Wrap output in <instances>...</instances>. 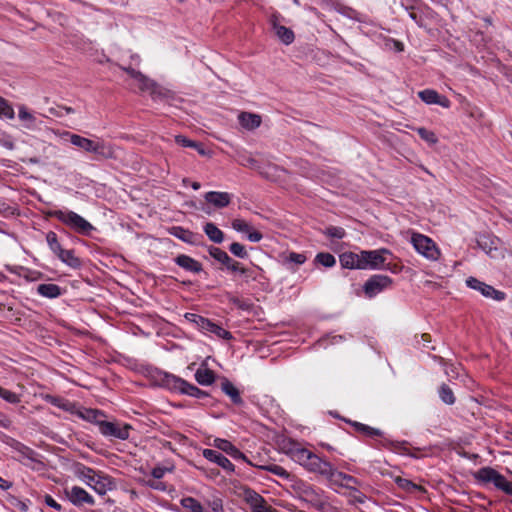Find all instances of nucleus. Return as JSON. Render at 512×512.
<instances>
[{
    "label": "nucleus",
    "mask_w": 512,
    "mask_h": 512,
    "mask_svg": "<svg viewBox=\"0 0 512 512\" xmlns=\"http://www.w3.org/2000/svg\"><path fill=\"white\" fill-rule=\"evenodd\" d=\"M62 136H68L71 144L88 153H94L104 159L115 158V150L113 146L104 141H94L78 134H71L69 132L62 133Z\"/></svg>",
    "instance_id": "f257e3e1"
},
{
    "label": "nucleus",
    "mask_w": 512,
    "mask_h": 512,
    "mask_svg": "<svg viewBox=\"0 0 512 512\" xmlns=\"http://www.w3.org/2000/svg\"><path fill=\"white\" fill-rule=\"evenodd\" d=\"M77 476L98 494L104 495L113 489V482L110 477L97 473L92 468L81 465L77 468Z\"/></svg>",
    "instance_id": "f03ea898"
},
{
    "label": "nucleus",
    "mask_w": 512,
    "mask_h": 512,
    "mask_svg": "<svg viewBox=\"0 0 512 512\" xmlns=\"http://www.w3.org/2000/svg\"><path fill=\"white\" fill-rule=\"evenodd\" d=\"M51 217L56 218L70 229L82 235H90L94 230L91 223L85 220L79 214L69 210H54L49 213Z\"/></svg>",
    "instance_id": "7ed1b4c3"
},
{
    "label": "nucleus",
    "mask_w": 512,
    "mask_h": 512,
    "mask_svg": "<svg viewBox=\"0 0 512 512\" xmlns=\"http://www.w3.org/2000/svg\"><path fill=\"white\" fill-rule=\"evenodd\" d=\"M296 493L300 500L312 505L317 509H323L325 500L319 489L314 488L312 485L304 482H299L295 485Z\"/></svg>",
    "instance_id": "20e7f679"
},
{
    "label": "nucleus",
    "mask_w": 512,
    "mask_h": 512,
    "mask_svg": "<svg viewBox=\"0 0 512 512\" xmlns=\"http://www.w3.org/2000/svg\"><path fill=\"white\" fill-rule=\"evenodd\" d=\"M411 243L418 253L430 260H437L440 256V251L436 244L427 236L413 233Z\"/></svg>",
    "instance_id": "39448f33"
},
{
    "label": "nucleus",
    "mask_w": 512,
    "mask_h": 512,
    "mask_svg": "<svg viewBox=\"0 0 512 512\" xmlns=\"http://www.w3.org/2000/svg\"><path fill=\"white\" fill-rule=\"evenodd\" d=\"M131 425H120L117 422L103 421L99 423V431L105 437L127 440L130 436Z\"/></svg>",
    "instance_id": "423d86ee"
},
{
    "label": "nucleus",
    "mask_w": 512,
    "mask_h": 512,
    "mask_svg": "<svg viewBox=\"0 0 512 512\" xmlns=\"http://www.w3.org/2000/svg\"><path fill=\"white\" fill-rule=\"evenodd\" d=\"M392 279L386 275H373L364 284V292L368 297H374L390 287Z\"/></svg>",
    "instance_id": "0eeeda50"
},
{
    "label": "nucleus",
    "mask_w": 512,
    "mask_h": 512,
    "mask_svg": "<svg viewBox=\"0 0 512 512\" xmlns=\"http://www.w3.org/2000/svg\"><path fill=\"white\" fill-rule=\"evenodd\" d=\"M390 254L387 249L373 250V251H362L360 257L364 264V269L372 268L376 269L383 266L386 260L385 255Z\"/></svg>",
    "instance_id": "6e6552de"
},
{
    "label": "nucleus",
    "mask_w": 512,
    "mask_h": 512,
    "mask_svg": "<svg viewBox=\"0 0 512 512\" xmlns=\"http://www.w3.org/2000/svg\"><path fill=\"white\" fill-rule=\"evenodd\" d=\"M466 284L468 287L479 291L485 297L493 298L497 301H501V300L505 299L504 292L496 290L492 286H490L484 282H481L480 280H478L474 277H469L466 280Z\"/></svg>",
    "instance_id": "1a4fd4ad"
},
{
    "label": "nucleus",
    "mask_w": 512,
    "mask_h": 512,
    "mask_svg": "<svg viewBox=\"0 0 512 512\" xmlns=\"http://www.w3.org/2000/svg\"><path fill=\"white\" fill-rule=\"evenodd\" d=\"M191 317L193 318V321L202 330L214 333L215 335H217L219 338H222V339L229 340V339L232 338V335H231V333L229 331L223 329L222 327H220L216 323L210 321L209 319L204 318V317L199 316V315H195V314H191Z\"/></svg>",
    "instance_id": "9d476101"
},
{
    "label": "nucleus",
    "mask_w": 512,
    "mask_h": 512,
    "mask_svg": "<svg viewBox=\"0 0 512 512\" xmlns=\"http://www.w3.org/2000/svg\"><path fill=\"white\" fill-rule=\"evenodd\" d=\"M245 500L250 505L252 512H276L260 494L251 489L245 490Z\"/></svg>",
    "instance_id": "9b49d317"
},
{
    "label": "nucleus",
    "mask_w": 512,
    "mask_h": 512,
    "mask_svg": "<svg viewBox=\"0 0 512 512\" xmlns=\"http://www.w3.org/2000/svg\"><path fill=\"white\" fill-rule=\"evenodd\" d=\"M307 470L313 473H318L319 475L330 480L335 468L330 462L323 460L315 454L312 457L311 462L308 464Z\"/></svg>",
    "instance_id": "f8f14e48"
},
{
    "label": "nucleus",
    "mask_w": 512,
    "mask_h": 512,
    "mask_svg": "<svg viewBox=\"0 0 512 512\" xmlns=\"http://www.w3.org/2000/svg\"><path fill=\"white\" fill-rule=\"evenodd\" d=\"M65 492L68 499L76 506L84 504L92 506L95 503L93 497L81 487L73 486L70 489H66Z\"/></svg>",
    "instance_id": "ddd939ff"
},
{
    "label": "nucleus",
    "mask_w": 512,
    "mask_h": 512,
    "mask_svg": "<svg viewBox=\"0 0 512 512\" xmlns=\"http://www.w3.org/2000/svg\"><path fill=\"white\" fill-rule=\"evenodd\" d=\"M209 254L233 272L240 269V262L233 260L225 251L218 247L210 246Z\"/></svg>",
    "instance_id": "4468645a"
},
{
    "label": "nucleus",
    "mask_w": 512,
    "mask_h": 512,
    "mask_svg": "<svg viewBox=\"0 0 512 512\" xmlns=\"http://www.w3.org/2000/svg\"><path fill=\"white\" fill-rule=\"evenodd\" d=\"M329 481L333 485L346 488L347 490H351L352 488H355V486L360 485V481L357 478L341 471H337L336 469Z\"/></svg>",
    "instance_id": "2eb2a0df"
},
{
    "label": "nucleus",
    "mask_w": 512,
    "mask_h": 512,
    "mask_svg": "<svg viewBox=\"0 0 512 512\" xmlns=\"http://www.w3.org/2000/svg\"><path fill=\"white\" fill-rule=\"evenodd\" d=\"M419 98L426 104H438L444 108L450 107V100L446 96H441L437 91L425 89L418 93Z\"/></svg>",
    "instance_id": "dca6fc26"
},
{
    "label": "nucleus",
    "mask_w": 512,
    "mask_h": 512,
    "mask_svg": "<svg viewBox=\"0 0 512 512\" xmlns=\"http://www.w3.org/2000/svg\"><path fill=\"white\" fill-rule=\"evenodd\" d=\"M270 23L275 34L282 43H284L285 45H289L294 41V32L290 28L280 25L278 22V16L272 15Z\"/></svg>",
    "instance_id": "f3484780"
},
{
    "label": "nucleus",
    "mask_w": 512,
    "mask_h": 512,
    "mask_svg": "<svg viewBox=\"0 0 512 512\" xmlns=\"http://www.w3.org/2000/svg\"><path fill=\"white\" fill-rule=\"evenodd\" d=\"M214 446L234 459H242L248 464L253 465V463L250 462L247 457L228 440L217 438L214 440Z\"/></svg>",
    "instance_id": "a211bd4d"
},
{
    "label": "nucleus",
    "mask_w": 512,
    "mask_h": 512,
    "mask_svg": "<svg viewBox=\"0 0 512 512\" xmlns=\"http://www.w3.org/2000/svg\"><path fill=\"white\" fill-rule=\"evenodd\" d=\"M203 456L209 461L217 463L220 467L228 472L234 471V465L230 462V460L216 450L205 449L203 451Z\"/></svg>",
    "instance_id": "6ab92c4d"
},
{
    "label": "nucleus",
    "mask_w": 512,
    "mask_h": 512,
    "mask_svg": "<svg viewBox=\"0 0 512 512\" xmlns=\"http://www.w3.org/2000/svg\"><path fill=\"white\" fill-rule=\"evenodd\" d=\"M205 200L216 208L227 207L231 202V194L227 192H207L204 196Z\"/></svg>",
    "instance_id": "aec40b11"
},
{
    "label": "nucleus",
    "mask_w": 512,
    "mask_h": 512,
    "mask_svg": "<svg viewBox=\"0 0 512 512\" xmlns=\"http://www.w3.org/2000/svg\"><path fill=\"white\" fill-rule=\"evenodd\" d=\"M134 80L141 91H150L154 99L162 96L159 87L141 72H139V77H135Z\"/></svg>",
    "instance_id": "412c9836"
},
{
    "label": "nucleus",
    "mask_w": 512,
    "mask_h": 512,
    "mask_svg": "<svg viewBox=\"0 0 512 512\" xmlns=\"http://www.w3.org/2000/svg\"><path fill=\"white\" fill-rule=\"evenodd\" d=\"M169 233L176 238L182 240L183 242L189 243V244H196L201 238V235L194 233L192 231H189L187 229H184L180 226H174L169 229Z\"/></svg>",
    "instance_id": "4be33fe9"
},
{
    "label": "nucleus",
    "mask_w": 512,
    "mask_h": 512,
    "mask_svg": "<svg viewBox=\"0 0 512 512\" xmlns=\"http://www.w3.org/2000/svg\"><path fill=\"white\" fill-rule=\"evenodd\" d=\"M75 415L98 426L99 423L104 421L102 418L105 417L102 411L92 408L77 409Z\"/></svg>",
    "instance_id": "5701e85b"
},
{
    "label": "nucleus",
    "mask_w": 512,
    "mask_h": 512,
    "mask_svg": "<svg viewBox=\"0 0 512 512\" xmlns=\"http://www.w3.org/2000/svg\"><path fill=\"white\" fill-rule=\"evenodd\" d=\"M175 262L178 266L187 271H191L194 273H199L202 271L201 263L191 258L190 256L184 254L178 255L175 258Z\"/></svg>",
    "instance_id": "b1692460"
},
{
    "label": "nucleus",
    "mask_w": 512,
    "mask_h": 512,
    "mask_svg": "<svg viewBox=\"0 0 512 512\" xmlns=\"http://www.w3.org/2000/svg\"><path fill=\"white\" fill-rule=\"evenodd\" d=\"M340 263L342 267L349 269H364L360 254L353 252L344 253L340 255Z\"/></svg>",
    "instance_id": "393cba45"
},
{
    "label": "nucleus",
    "mask_w": 512,
    "mask_h": 512,
    "mask_svg": "<svg viewBox=\"0 0 512 512\" xmlns=\"http://www.w3.org/2000/svg\"><path fill=\"white\" fill-rule=\"evenodd\" d=\"M14 450L18 454L17 459L21 462H24V460L30 461V462H39L38 460V454L31 448L16 442L13 446Z\"/></svg>",
    "instance_id": "a878e982"
},
{
    "label": "nucleus",
    "mask_w": 512,
    "mask_h": 512,
    "mask_svg": "<svg viewBox=\"0 0 512 512\" xmlns=\"http://www.w3.org/2000/svg\"><path fill=\"white\" fill-rule=\"evenodd\" d=\"M185 380L172 374L164 373L161 383L164 387L182 393Z\"/></svg>",
    "instance_id": "bb28decb"
},
{
    "label": "nucleus",
    "mask_w": 512,
    "mask_h": 512,
    "mask_svg": "<svg viewBox=\"0 0 512 512\" xmlns=\"http://www.w3.org/2000/svg\"><path fill=\"white\" fill-rule=\"evenodd\" d=\"M240 124L249 130L255 129L261 124V117L256 114L242 112L239 117Z\"/></svg>",
    "instance_id": "cd10ccee"
},
{
    "label": "nucleus",
    "mask_w": 512,
    "mask_h": 512,
    "mask_svg": "<svg viewBox=\"0 0 512 512\" xmlns=\"http://www.w3.org/2000/svg\"><path fill=\"white\" fill-rule=\"evenodd\" d=\"M221 389L227 396L230 397L234 404L241 405L243 403L239 390L229 380H223L221 383Z\"/></svg>",
    "instance_id": "c85d7f7f"
},
{
    "label": "nucleus",
    "mask_w": 512,
    "mask_h": 512,
    "mask_svg": "<svg viewBox=\"0 0 512 512\" xmlns=\"http://www.w3.org/2000/svg\"><path fill=\"white\" fill-rule=\"evenodd\" d=\"M56 255L63 263L72 268H78L81 265L80 259L74 255L73 250H66L62 248Z\"/></svg>",
    "instance_id": "c756f323"
},
{
    "label": "nucleus",
    "mask_w": 512,
    "mask_h": 512,
    "mask_svg": "<svg viewBox=\"0 0 512 512\" xmlns=\"http://www.w3.org/2000/svg\"><path fill=\"white\" fill-rule=\"evenodd\" d=\"M351 426L359 433L368 436V437H380L383 435V432L377 428L370 427L366 424L356 422V421H349Z\"/></svg>",
    "instance_id": "7c9ffc66"
},
{
    "label": "nucleus",
    "mask_w": 512,
    "mask_h": 512,
    "mask_svg": "<svg viewBox=\"0 0 512 512\" xmlns=\"http://www.w3.org/2000/svg\"><path fill=\"white\" fill-rule=\"evenodd\" d=\"M204 232L208 238L214 243H222L224 240L223 232L212 222H208L204 226Z\"/></svg>",
    "instance_id": "2f4dec72"
},
{
    "label": "nucleus",
    "mask_w": 512,
    "mask_h": 512,
    "mask_svg": "<svg viewBox=\"0 0 512 512\" xmlns=\"http://www.w3.org/2000/svg\"><path fill=\"white\" fill-rule=\"evenodd\" d=\"M37 292L43 297L56 298L61 295V288L52 283L40 284L37 287Z\"/></svg>",
    "instance_id": "473e14b6"
},
{
    "label": "nucleus",
    "mask_w": 512,
    "mask_h": 512,
    "mask_svg": "<svg viewBox=\"0 0 512 512\" xmlns=\"http://www.w3.org/2000/svg\"><path fill=\"white\" fill-rule=\"evenodd\" d=\"M292 455L295 461L307 469L308 464L311 462L312 457L315 454L305 448H298L293 451Z\"/></svg>",
    "instance_id": "72a5a7b5"
},
{
    "label": "nucleus",
    "mask_w": 512,
    "mask_h": 512,
    "mask_svg": "<svg viewBox=\"0 0 512 512\" xmlns=\"http://www.w3.org/2000/svg\"><path fill=\"white\" fill-rule=\"evenodd\" d=\"M195 379L200 385H211L215 380V375L214 372L208 368H200L195 373Z\"/></svg>",
    "instance_id": "f704fd0d"
},
{
    "label": "nucleus",
    "mask_w": 512,
    "mask_h": 512,
    "mask_svg": "<svg viewBox=\"0 0 512 512\" xmlns=\"http://www.w3.org/2000/svg\"><path fill=\"white\" fill-rule=\"evenodd\" d=\"M477 245L487 254H491L493 250H497V239H493L486 235H481L477 239Z\"/></svg>",
    "instance_id": "c9c22d12"
},
{
    "label": "nucleus",
    "mask_w": 512,
    "mask_h": 512,
    "mask_svg": "<svg viewBox=\"0 0 512 512\" xmlns=\"http://www.w3.org/2000/svg\"><path fill=\"white\" fill-rule=\"evenodd\" d=\"M18 117L23 122L25 128L33 129L35 127L36 118L25 106L19 108Z\"/></svg>",
    "instance_id": "e433bc0d"
},
{
    "label": "nucleus",
    "mask_w": 512,
    "mask_h": 512,
    "mask_svg": "<svg viewBox=\"0 0 512 512\" xmlns=\"http://www.w3.org/2000/svg\"><path fill=\"white\" fill-rule=\"evenodd\" d=\"M252 466H255V467H258L262 470H266V471H269L283 479H289L290 478V473L287 472L282 466L280 465H277V464H268V465H256V464H253Z\"/></svg>",
    "instance_id": "4c0bfd02"
},
{
    "label": "nucleus",
    "mask_w": 512,
    "mask_h": 512,
    "mask_svg": "<svg viewBox=\"0 0 512 512\" xmlns=\"http://www.w3.org/2000/svg\"><path fill=\"white\" fill-rule=\"evenodd\" d=\"M395 483L397 484V486L401 489H403L404 491H407V492H412L414 490H418V491H425L424 488L420 485H417L415 483H413L412 481L408 480V479H405V478H402V477H399L397 476L395 479H394Z\"/></svg>",
    "instance_id": "58836bf2"
},
{
    "label": "nucleus",
    "mask_w": 512,
    "mask_h": 512,
    "mask_svg": "<svg viewBox=\"0 0 512 512\" xmlns=\"http://www.w3.org/2000/svg\"><path fill=\"white\" fill-rule=\"evenodd\" d=\"M439 397L447 405L455 403V396L451 387L447 384H442L439 388Z\"/></svg>",
    "instance_id": "ea45409f"
},
{
    "label": "nucleus",
    "mask_w": 512,
    "mask_h": 512,
    "mask_svg": "<svg viewBox=\"0 0 512 512\" xmlns=\"http://www.w3.org/2000/svg\"><path fill=\"white\" fill-rule=\"evenodd\" d=\"M497 473L498 472L493 468L484 467L478 470L476 478L485 483H493Z\"/></svg>",
    "instance_id": "a19ab883"
},
{
    "label": "nucleus",
    "mask_w": 512,
    "mask_h": 512,
    "mask_svg": "<svg viewBox=\"0 0 512 512\" xmlns=\"http://www.w3.org/2000/svg\"><path fill=\"white\" fill-rule=\"evenodd\" d=\"M182 393L187 394L192 397H195V398H203V397L208 396V394L205 391L199 389L195 385L188 383L187 381L185 382V384L183 386Z\"/></svg>",
    "instance_id": "79ce46f5"
},
{
    "label": "nucleus",
    "mask_w": 512,
    "mask_h": 512,
    "mask_svg": "<svg viewBox=\"0 0 512 512\" xmlns=\"http://www.w3.org/2000/svg\"><path fill=\"white\" fill-rule=\"evenodd\" d=\"M315 262L324 267L330 268L335 265L336 259L330 253L321 252L316 255Z\"/></svg>",
    "instance_id": "37998d69"
},
{
    "label": "nucleus",
    "mask_w": 512,
    "mask_h": 512,
    "mask_svg": "<svg viewBox=\"0 0 512 512\" xmlns=\"http://www.w3.org/2000/svg\"><path fill=\"white\" fill-rule=\"evenodd\" d=\"M346 496L349 499V504L356 505V504H363L366 501V496L360 492L356 487L349 490V492L346 494Z\"/></svg>",
    "instance_id": "c03bdc74"
},
{
    "label": "nucleus",
    "mask_w": 512,
    "mask_h": 512,
    "mask_svg": "<svg viewBox=\"0 0 512 512\" xmlns=\"http://www.w3.org/2000/svg\"><path fill=\"white\" fill-rule=\"evenodd\" d=\"M46 241L48 243L49 248L53 251L54 254L59 253L62 249L61 244L58 241L57 234L53 231H49L46 234Z\"/></svg>",
    "instance_id": "a18cd8bd"
},
{
    "label": "nucleus",
    "mask_w": 512,
    "mask_h": 512,
    "mask_svg": "<svg viewBox=\"0 0 512 512\" xmlns=\"http://www.w3.org/2000/svg\"><path fill=\"white\" fill-rule=\"evenodd\" d=\"M417 133L419 134L421 139H423L424 141L431 145L436 144L438 141L435 133L433 131L427 130L424 127L417 128Z\"/></svg>",
    "instance_id": "49530a36"
},
{
    "label": "nucleus",
    "mask_w": 512,
    "mask_h": 512,
    "mask_svg": "<svg viewBox=\"0 0 512 512\" xmlns=\"http://www.w3.org/2000/svg\"><path fill=\"white\" fill-rule=\"evenodd\" d=\"M323 234L330 238L342 239L345 237L346 232L342 227L329 226L323 231Z\"/></svg>",
    "instance_id": "de8ad7c7"
},
{
    "label": "nucleus",
    "mask_w": 512,
    "mask_h": 512,
    "mask_svg": "<svg viewBox=\"0 0 512 512\" xmlns=\"http://www.w3.org/2000/svg\"><path fill=\"white\" fill-rule=\"evenodd\" d=\"M0 115L7 117L8 119L14 118V110L9 103L0 96Z\"/></svg>",
    "instance_id": "09e8293b"
},
{
    "label": "nucleus",
    "mask_w": 512,
    "mask_h": 512,
    "mask_svg": "<svg viewBox=\"0 0 512 512\" xmlns=\"http://www.w3.org/2000/svg\"><path fill=\"white\" fill-rule=\"evenodd\" d=\"M229 250L236 257H239V258H247L248 257V253H247L245 247L238 242L232 243L229 246Z\"/></svg>",
    "instance_id": "8fccbe9b"
},
{
    "label": "nucleus",
    "mask_w": 512,
    "mask_h": 512,
    "mask_svg": "<svg viewBox=\"0 0 512 512\" xmlns=\"http://www.w3.org/2000/svg\"><path fill=\"white\" fill-rule=\"evenodd\" d=\"M0 397L9 403H18L20 401L18 395L10 390L0 387Z\"/></svg>",
    "instance_id": "3c124183"
},
{
    "label": "nucleus",
    "mask_w": 512,
    "mask_h": 512,
    "mask_svg": "<svg viewBox=\"0 0 512 512\" xmlns=\"http://www.w3.org/2000/svg\"><path fill=\"white\" fill-rule=\"evenodd\" d=\"M232 227L236 231L244 232V233L249 232V230L251 228V226L247 222H245L244 220H241V219H234L232 221Z\"/></svg>",
    "instance_id": "603ef678"
},
{
    "label": "nucleus",
    "mask_w": 512,
    "mask_h": 512,
    "mask_svg": "<svg viewBox=\"0 0 512 512\" xmlns=\"http://www.w3.org/2000/svg\"><path fill=\"white\" fill-rule=\"evenodd\" d=\"M175 142L183 147H190V148H194V147H197V142L195 141H192L188 138H186L185 136L183 135H177L175 137Z\"/></svg>",
    "instance_id": "864d4df0"
},
{
    "label": "nucleus",
    "mask_w": 512,
    "mask_h": 512,
    "mask_svg": "<svg viewBox=\"0 0 512 512\" xmlns=\"http://www.w3.org/2000/svg\"><path fill=\"white\" fill-rule=\"evenodd\" d=\"M287 260L297 265H301L306 261V256L304 254L291 252L287 257Z\"/></svg>",
    "instance_id": "5fc2aeb1"
},
{
    "label": "nucleus",
    "mask_w": 512,
    "mask_h": 512,
    "mask_svg": "<svg viewBox=\"0 0 512 512\" xmlns=\"http://www.w3.org/2000/svg\"><path fill=\"white\" fill-rule=\"evenodd\" d=\"M381 445L383 447L389 448L393 451H400L403 448L404 443L394 442V441L385 439V440L381 441Z\"/></svg>",
    "instance_id": "6e6d98bb"
},
{
    "label": "nucleus",
    "mask_w": 512,
    "mask_h": 512,
    "mask_svg": "<svg viewBox=\"0 0 512 512\" xmlns=\"http://www.w3.org/2000/svg\"><path fill=\"white\" fill-rule=\"evenodd\" d=\"M57 406H59L61 409L68 411L72 414H75L76 410L78 409L76 405L69 401H61V402H53Z\"/></svg>",
    "instance_id": "4d7b16f0"
},
{
    "label": "nucleus",
    "mask_w": 512,
    "mask_h": 512,
    "mask_svg": "<svg viewBox=\"0 0 512 512\" xmlns=\"http://www.w3.org/2000/svg\"><path fill=\"white\" fill-rule=\"evenodd\" d=\"M227 298H228L229 302L233 303L234 305H236L240 309L246 310V309L249 308L248 304L244 303L239 298L231 295L230 293L227 294Z\"/></svg>",
    "instance_id": "13d9d810"
},
{
    "label": "nucleus",
    "mask_w": 512,
    "mask_h": 512,
    "mask_svg": "<svg viewBox=\"0 0 512 512\" xmlns=\"http://www.w3.org/2000/svg\"><path fill=\"white\" fill-rule=\"evenodd\" d=\"M209 506L211 507L212 512H223L222 500L219 498L212 500L209 503Z\"/></svg>",
    "instance_id": "bf43d9fd"
},
{
    "label": "nucleus",
    "mask_w": 512,
    "mask_h": 512,
    "mask_svg": "<svg viewBox=\"0 0 512 512\" xmlns=\"http://www.w3.org/2000/svg\"><path fill=\"white\" fill-rule=\"evenodd\" d=\"M246 234H247L248 239L251 242H255V243L259 242L262 239V237H263L262 234L259 231L251 230V229Z\"/></svg>",
    "instance_id": "052dcab7"
},
{
    "label": "nucleus",
    "mask_w": 512,
    "mask_h": 512,
    "mask_svg": "<svg viewBox=\"0 0 512 512\" xmlns=\"http://www.w3.org/2000/svg\"><path fill=\"white\" fill-rule=\"evenodd\" d=\"M237 272H239V273H241L242 275H244V276L247 278V281H248L249 279H252V280H254V279H255V276H254V275H255V273H254V271H253V270H251V269H248V268H244L241 264H240V269H238V271H237Z\"/></svg>",
    "instance_id": "680f3d73"
},
{
    "label": "nucleus",
    "mask_w": 512,
    "mask_h": 512,
    "mask_svg": "<svg viewBox=\"0 0 512 512\" xmlns=\"http://www.w3.org/2000/svg\"><path fill=\"white\" fill-rule=\"evenodd\" d=\"M507 482V479L501 475L500 473H497L495 479H494V482L493 484L498 488V489H502V487L505 485V483Z\"/></svg>",
    "instance_id": "e2e57ef3"
},
{
    "label": "nucleus",
    "mask_w": 512,
    "mask_h": 512,
    "mask_svg": "<svg viewBox=\"0 0 512 512\" xmlns=\"http://www.w3.org/2000/svg\"><path fill=\"white\" fill-rule=\"evenodd\" d=\"M166 472V469L163 467H155L153 468L151 474L155 479H161Z\"/></svg>",
    "instance_id": "0e129e2a"
},
{
    "label": "nucleus",
    "mask_w": 512,
    "mask_h": 512,
    "mask_svg": "<svg viewBox=\"0 0 512 512\" xmlns=\"http://www.w3.org/2000/svg\"><path fill=\"white\" fill-rule=\"evenodd\" d=\"M148 485L151 488L160 490V491H164L166 489L165 484L163 482L157 481V479L153 480V481H151V480L148 481Z\"/></svg>",
    "instance_id": "69168bd1"
},
{
    "label": "nucleus",
    "mask_w": 512,
    "mask_h": 512,
    "mask_svg": "<svg viewBox=\"0 0 512 512\" xmlns=\"http://www.w3.org/2000/svg\"><path fill=\"white\" fill-rule=\"evenodd\" d=\"M45 503L57 510L61 509V505L58 504L50 495L45 496Z\"/></svg>",
    "instance_id": "338daca9"
},
{
    "label": "nucleus",
    "mask_w": 512,
    "mask_h": 512,
    "mask_svg": "<svg viewBox=\"0 0 512 512\" xmlns=\"http://www.w3.org/2000/svg\"><path fill=\"white\" fill-rule=\"evenodd\" d=\"M501 490L504 491L506 494L512 496V482L507 480V482L505 483Z\"/></svg>",
    "instance_id": "774afa93"
}]
</instances>
